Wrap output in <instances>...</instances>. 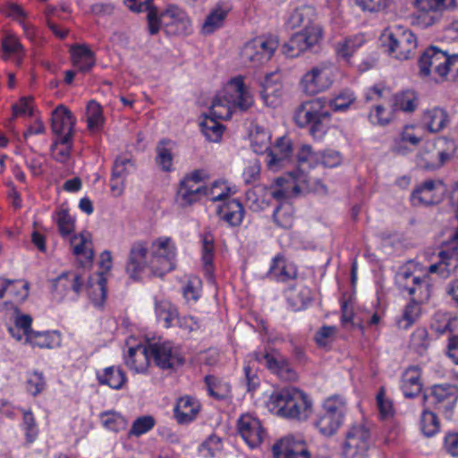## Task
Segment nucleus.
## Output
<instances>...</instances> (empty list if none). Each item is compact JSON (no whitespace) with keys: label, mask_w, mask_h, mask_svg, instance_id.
<instances>
[{"label":"nucleus","mask_w":458,"mask_h":458,"mask_svg":"<svg viewBox=\"0 0 458 458\" xmlns=\"http://www.w3.org/2000/svg\"><path fill=\"white\" fill-rule=\"evenodd\" d=\"M254 104L252 94L241 77L228 81L226 86L216 94L209 108V116L218 120L231 118L233 111H247Z\"/></svg>","instance_id":"obj_1"},{"label":"nucleus","mask_w":458,"mask_h":458,"mask_svg":"<svg viewBox=\"0 0 458 458\" xmlns=\"http://www.w3.org/2000/svg\"><path fill=\"white\" fill-rule=\"evenodd\" d=\"M269 409L276 414L299 420H306L312 413V402L302 391L285 387L270 395Z\"/></svg>","instance_id":"obj_2"},{"label":"nucleus","mask_w":458,"mask_h":458,"mask_svg":"<svg viewBox=\"0 0 458 458\" xmlns=\"http://www.w3.org/2000/svg\"><path fill=\"white\" fill-rule=\"evenodd\" d=\"M327 101L318 98L301 104L295 112L294 120L300 127L310 126V133L314 139H321L327 128L330 114L324 110Z\"/></svg>","instance_id":"obj_3"},{"label":"nucleus","mask_w":458,"mask_h":458,"mask_svg":"<svg viewBox=\"0 0 458 458\" xmlns=\"http://www.w3.org/2000/svg\"><path fill=\"white\" fill-rule=\"evenodd\" d=\"M148 30L151 35L157 34L163 27L167 34L178 35L186 32L190 26V20L186 13L175 5L168 6L165 11L158 13L150 11L147 14Z\"/></svg>","instance_id":"obj_4"},{"label":"nucleus","mask_w":458,"mask_h":458,"mask_svg":"<svg viewBox=\"0 0 458 458\" xmlns=\"http://www.w3.org/2000/svg\"><path fill=\"white\" fill-rule=\"evenodd\" d=\"M347 405L344 398L334 395L326 399L318 413L315 427L325 437L334 436L344 423Z\"/></svg>","instance_id":"obj_5"},{"label":"nucleus","mask_w":458,"mask_h":458,"mask_svg":"<svg viewBox=\"0 0 458 458\" xmlns=\"http://www.w3.org/2000/svg\"><path fill=\"white\" fill-rule=\"evenodd\" d=\"M381 41L387 52L399 60L411 58L417 47L415 35L401 26L385 30Z\"/></svg>","instance_id":"obj_6"},{"label":"nucleus","mask_w":458,"mask_h":458,"mask_svg":"<svg viewBox=\"0 0 458 458\" xmlns=\"http://www.w3.org/2000/svg\"><path fill=\"white\" fill-rule=\"evenodd\" d=\"M371 445V431L367 422L352 425L345 434L344 458H367Z\"/></svg>","instance_id":"obj_7"},{"label":"nucleus","mask_w":458,"mask_h":458,"mask_svg":"<svg viewBox=\"0 0 458 458\" xmlns=\"http://www.w3.org/2000/svg\"><path fill=\"white\" fill-rule=\"evenodd\" d=\"M175 247L171 238H160L153 242L149 267L155 276H162L175 267Z\"/></svg>","instance_id":"obj_8"},{"label":"nucleus","mask_w":458,"mask_h":458,"mask_svg":"<svg viewBox=\"0 0 458 458\" xmlns=\"http://www.w3.org/2000/svg\"><path fill=\"white\" fill-rule=\"evenodd\" d=\"M321 39L322 29L319 26H306L283 45L282 52L288 57H297L305 51H313Z\"/></svg>","instance_id":"obj_9"},{"label":"nucleus","mask_w":458,"mask_h":458,"mask_svg":"<svg viewBox=\"0 0 458 458\" xmlns=\"http://www.w3.org/2000/svg\"><path fill=\"white\" fill-rule=\"evenodd\" d=\"M278 47V40L274 37H259L247 42L242 49L244 63L259 66L269 61Z\"/></svg>","instance_id":"obj_10"},{"label":"nucleus","mask_w":458,"mask_h":458,"mask_svg":"<svg viewBox=\"0 0 458 458\" xmlns=\"http://www.w3.org/2000/svg\"><path fill=\"white\" fill-rule=\"evenodd\" d=\"M458 400V387L454 385L442 384L433 386L423 395V405L429 406L444 413H451Z\"/></svg>","instance_id":"obj_11"},{"label":"nucleus","mask_w":458,"mask_h":458,"mask_svg":"<svg viewBox=\"0 0 458 458\" xmlns=\"http://www.w3.org/2000/svg\"><path fill=\"white\" fill-rule=\"evenodd\" d=\"M253 356L258 362L264 361L265 367L281 379L285 381H295L297 379V372L292 367L288 358L278 350L270 349L265 353L255 352Z\"/></svg>","instance_id":"obj_12"},{"label":"nucleus","mask_w":458,"mask_h":458,"mask_svg":"<svg viewBox=\"0 0 458 458\" xmlns=\"http://www.w3.org/2000/svg\"><path fill=\"white\" fill-rule=\"evenodd\" d=\"M331 84V72L325 64L312 67L302 76L300 82L302 91L310 96L327 89Z\"/></svg>","instance_id":"obj_13"},{"label":"nucleus","mask_w":458,"mask_h":458,"mask_svg":"<svg viewBox=\"0 0 458 458\" xmlns=\"http://www.w3.org/2000/svg\"><path fill=\"white\" fill-rule=\"evenodd\" d=\"M448 54L436 47L427 48L419 59L420 72L428 76L434 72L441 78H446Z\"/></svg>","instance_id":"obj_14"},{"label":"nucleus","mask_w":458,"mask_h":458,"mask_svg":"<svg viewBox=\"0 0 458 458\" xmlns=\"http://www.w3.org/2000/svg\"><path fill=\"white\" fill-rule=\"evenodd\" d=\"M149 350L156 365L162 369H175L184 363L179 350L169 342L150 344Z\"/></svg>","instance_id":"obj_15"},{"label":"nucleus","mask_w":458,"mask_h":458,"mask_svg":"<svg viewBox=\"0 0 458 458\" xmlns=\"http://www.w3.org/2000/svg\"><path fill=\"white\" fill-rule=\"evenodd\" d=\"M148 253V247L146 242H136L131 245L125 266V271L130 278L139 279L145 268L149 267Z\"/></svg>","instance_id":"obj_16"},{"label":"nucleus","mask_w":458,"mask_h":458,"mask_svg":"<svg viewBox=\"0 0 458 458\" xmlns=\"http://www.w3.org/2000/svg\"><path fill=\"white\" fill-rule=\"evenodd\" d=\"M238 431L251 448L258 447L266 437V431L260 421L250 414L242 415L238 420Z\"/></svg>","instance_id":"obj_17"},{"label":"nucleus","mask_w":458,"mask_h":458,"mask_svg":"<svg viewBox=\"0 0 458 458\" xmlns=\"http://www.w3.org/2000/svg\"><path fill=\"white\" fill-rule=\"evenodd\" d=\"M76 119L72 112L65 106L59 104V145H63L64 149L59 150V157L66 158L72 148V139Z\"/></svg>","instance_id":"obj_18"},{"label":"nucleus","mask_w":458,"mask_h":458,"mask_svg":"<svg viewBox=\"0 0 458 458\" xmlns=\"http://www.w3.org/2000/svg\"><path fill=\"white\" fill-rule=\"evenodd\" d=\"M70 242L72 253L77 257L80 267L83 269L90 268L94 252L89 233L82 232L79 235H73Z\"/></svg>","instance_id":"obj_19"},{"label":"nucleus","mask_w":458,"mask_h":458,"mask_svg":"<svg viewBox=\"0 0 458 458\" xmlns=\"http://www.w3.org/2000/svg\"><path fill=\"white\" fill-rule=\"evenodd\" d=\"M275 458H310V453L303 441L288 437L276 442L272 447Z\"/></svg>","instance_id":"obj_20"},{"label":"nucleus","mask_w":458,"mask_h":458,"mask_svg":"<svg viewBox=\"0 0 458 458\" xmlns=\"http://www.w3.org/2000/svg\"><path fill=\"white\" fill-rule=\"evenodd\" d=\"M448 158L447 153L437 150L433 144H428L417 155L416 165L420 169L433 171L441 167Z\"/></svg>","instance_id":"obj_21"},{"label":"nucleus","mask_w":458,"mask_h":458,"mask_svg":"<svg viewBox=\"0 0 458 458\" xmlns=\"http://www.w3.org/2000/svg\"><path fill=\"white\" fill-rule=\"evenodd\" d=\"M421 369L418 366L407 368L401 377V389L406 398H414L422 390Z\"/></svg>","instance_id":"obj_22"},{"label":"nucleus","mask_w":458,"mask_h":458,"mask_svg":"<svg viewBox=\"0 0 458 458\" xmlns=\"http://www.w3.org/2000/svg\"><path fill=\"white\" fill-rule=\"evenodd\" d=\"M150 356L149 345L147 346L140 344L129 348L128 355L125 358V364L137 373H142L149 366Z\"/></svg>","instance_id":"obj_23"},{"label":"nucleus","mask_w":458,"mask_h":458,"mask_svg":"<svg viewBox=\"0 0 458 458\" xmlns=\"http://www.w3.org/2000/svg\"><path fill=\"white\" fill-rule=\"evenodd\" d=\"M216 214L232 226H238L244 216V208L236 199H228L217 208Z\"/></svg>","instance_id":"obj_24"},{"label":"nucleus","mask_w":458,"mask_h":458,"mask_svg":"<svg viewBox=\"0 0 458 458\" xmlns=\"http://www.w3.org/2000/svg\"><path fill=\"white\" fill-rule=\"evenodd\" d=\"M292 152L291 140L286 138L278 139L274 148L267 154V166L273 169L284 165Z\"/></svg>","instance_id":"obj_25"},{"label":"nucleus","mask_w":458,"mask_h":458,"mask_svg":"<svg viewBox=\"0 0 458 458\" xmlns=\"http://www.w3.org/2000/svg\"><path fill=\"white\" fill-rule=\"evenodd\" d=\"M200 404L191 397L183 396L177 401L174 407V416L179 423H187L191 421L199 411Z\"/></svg>","instance_id":"obj_26"},{"label":"nucleus","mask_w":458,"mask_h":458,"mask_svg":"<svg viewBox=\"0 0 458 458\" xmlns=\"http://www.w3.org/2000/svg\"><path fill=\"white\" fill-rule=\"evenodd\" d=\"M73 64L82 72H87L95 65L94 53L86 45H72L70 47Z\"/></svg>","instance_id":"obj_27"},{"label":"nucleus","mask_w":458,"mask_h":458,"mask_svg":"<svg viewBox=\"0 0 458 458\" xmlns=\"http://www.w3.org/2000/svg\"><path fill=\"white\" fill-rule=\"evenodd\" d=\"M286 299L293 310H301L311 301V291L304 285L290 287L286 291Z\"/></svg>","instance_id":"obj_28"},{"label":"nucleus","mask_w":458,"mask_h":458,"mask_svg":"<svg viewBox=\"0 0 458 458\" xmlns=\"http://www.w3.org/2000/svg\"><path fill=\"white\" fill-rule=\"evenodd\" d=\"M229 11L230 7L218 4L207 16L202 25V32L204 34H211L217 29L221 28Z\"/></svg>","instance_id":"obj_29"},{"label":"nucleus","mask_w":458,"mask_h":458,"mask_svg":"<svg viewBox=\"0 0 458 458\" xmlns=\"http://www.w3.org/2000/svg\"><path fill=\"white\" fill-rule=\"evenodd\" d=\"M422 122L430 132H438L446 126L448 116L444 109L435 107L425 111Z\"/></svg>","instance_id":"obj_30"},{"label":"nucleus","mask_w":458,"mask_h":458,"mask_svg":"<svg viewBox=\"0 0 458 458\" xmlns=\"http://www.w3.org/2000/svg\"><path fill=\"white\" fill-rule=\"evenodd\" d=\"M97 378L100 385H107L116 390L121 389L127 381L124 371L114 366L106 368L103 373H98Z\"/></svg>","instance_id":"obj_31"},{"label":"nucleus","mask_w":458,"mask_h":458,"mask_svg":"<svg viewBox=\"0 0 458 458\" xmlns=\"http://www.w3.org/2000/svg\"><path fill=\"white\" fill-rule=\"evenodd\" d=\"M268 274L276 280L285 282L295 278L296 269L292 265H287L283 256L277 255L273 259Z\"/></svg>","instance_id":"obj_32"},{"label":"nucleus","mask_w":458,"mask_h":458,"mask_svg":"<svg viewBox=\"0 0 458 458\" xmlns=\"http://www.w3.org/2000/svg\"><path fill=\"white\" fill-rule=\"evenodd\" d=\"M204 382L208 394L216 400L225 399L231 392L230 385L214 375L206 376Z\"/></svg>","instance_id":"obj_33"},{"label":"nucleus","mask_w":458,"mask_h":458,"mask_svg":"<svg viewBox=\"0 0 458 458\" xmlns=\"http://www.w3.org/2000/svg\"><path fill=\"white\" fill-rule=\"evenodd\" d=\"M364 41L365 39L362 35H356L354 37L345 38L344 41L336 44V54L344 61L349 62L350 58L356 50L363 45Z\"/></svg>","instance_id":"obj_34"},{"label":"nucleus","mask_w":458,"mask_h":458,"mask_svg":"<svg viewBox=\"0 0 458 458\" xmlns=\"http://www.w3.org/2000/svg\"><path fill=\"white\" fill-rule=\"evenodd\" d=\"M431 327L439 334L449 332L451 336L458 335V318H450L444 313L434 316Z\"/></svg>","instance_id":"obj_35"},{"label":"nucleus","mask_w":458,"mask_h":458,"mask_svg":"<svg viewBox=\"0 0 458 458\" xmlns=\"http://www.w3.org/2000/svg\"><path fill=\"white\" fill-rule=\"evenodd\" d=\"M270 133L262 126L255 125L250 132L251 147L256 153L270 151Z\"/></svg>","instance_id":"obj_36"},{"label":"nucleus","mask_w":458,"mask_h":458,"mask_svg":"<svg viewBox=\"0 0 458 458\" xmlns=\"http://www.w3.org/2000/svg\"><path fill=\"white\" fill-rule=\"evenodd\" d=\"M314 16V11L310 7H300L296 8L290 15L287 24L291 29H295L301 25L306 26H317L312 23V17Z\"/></svg>","instance_id":"obj_37"},{"label":"nucleus","mask_w":458,"mask_h":458,"mask_svg":"<svg viewBox=\"0 0 458 458\" xmlns=\"http://www.w3.org/2000/svg\"><path fill=\"white\" fill-rule=\"evenodd\" d=\"M217 120L215 117L205 115L204 120L199 123L205 137L213 142H217L221 139L225 129Z\"/></svg>","instance_id":"obj_38"},{"label":"nucleus","mask_w":458,"mask_h":458,"mask_svg":"<svg viewBox=\"0 0 458 458\" xmlns=\"http://www.w3.org/2000/svg\"><path fill=\"white\" fill-rule=\"evenodd\" d=\"M420 303H422V301L411 299L404 308L402 318L397 321L399 328L408 329L415 323L421 313Z\"/></svg>","instance_id":"obj_39"},{"label":"nucleus","mask_w":458,"mask_h":458,"mask_svg":"<svg viewBox=\"0 0 458 458\" xmlns=\"http://www.w3.org/2000/svg\"><path fill=\"white\" fill-rule=\"evenodd\" d=\"M417 106V96L412 90H405L397 93L393 98L394 110L412 112Z\"/></svg>","instance_id":"obj_40"},{"label":"nucleus","mask_w":458,"mask_h":458,"mask_svg":"<svg viewBox=\"0 0 458 458\" xmlns=\"http://www.w3.org/2000/svg\"><path fill=\"white\" fill-rule=\"evenodd\" d=\"M214 241V236L210 233L202 235V262L208 276H211L213 270Z\"/></svg>","instance_id":"obj_41"},{"label":"nucleus","mask_w":458,"mask_h":458,"mask_svg":"<svg viewBox=\"0 0 458 458\" xmlns=\"http://www.w3.org/2000/svg\"><path fill=\"white\" fill-rule=\"evenodd\" d=\"M65 290H72L78 296L84 285L83 274L79 271H69L59 275Z\"/></svg>","instance_id":"obj_42"},{"label":"nucleus","mask_w":458,"mask_h":458,"mask_svg":"<svg viewBox=\"0 0 458 458\" xmlns=\"http://www.w3.org/2000/svg\"><path fill=\"white\" fill-rule=\"evenodd\" d=\"M88 128L90 131H98L104 122L101 106L95 100H90L87 106Z\"/></svg>","instance_id":"obj_43"},{"label":"nucleus","mask_w":458,"mask_h":458,"mask_svg":"<svg viewBox=\"0 0 458 458\" xmlns=\"http://www.w3.org/2000/svg\"><path fill=\"white\" fill-rule=\"evenodd\" d=\"M429 406H424L421 415V430L427 437L435 435L439 430V420Z\"/></svg>","instance_id":"obj_44"},{"label":"nucleus","mask_w":458,"mask_h":458,"mask_svg":"<svg viewBox=\"0 0 458 458\" xmlns=\"http://www.w3.org/2000/svg\"><path fill=\"white\" fill-rule=\"evenodd\" d=\"M414 4L421 13H435L454 7L455 0H414Z\"/></svg>","instance_id":"obj_45"},{"label":"nucleus","mask_w":458,"mask_h":458,"mask_svg":"<svg viewBox=\"0 0 458 458\" xmlns=\"http://www.w3.org/2000/svg\"><path fill=\"white\" fill-rule=\"evenodd\" d=\"M202 196L201 191L180 184L175 200L180 207L186 208L199 201Z\"/></svg>","instance_id":"obj_46"},{"label":"nucleus","mask_w":458,"mask_h":458,"mask_svg":"<svg viewBox=\"0 0 458 458\" xmlns=\"http://www.w3.org/2000/svg\"><path fill=\"white\" fill-rule=\"evenodd\" d=\"M409 295L411 296V300L422 302L427 301L431 295V285L429 284L428 277L420 276L419 281L416 282L415 286L411 289Z\"/></svg>","instance_id":"obj_47"},{"label":"nucleus","mask_w":458,"mask_h":458,"mask_svg":"<svg viewBox=\"0 0 458 458\" xmlns=\"http://www.w3.org/2000/svg\"><path fill=\"white\" fill-rule=\"evenodd\" d=\"M292 207L288 204H281L276 207L273 214V219L277 225L283 228H290L293 225Z\"/></svg>","instance_id":"obj_48"},{"label":"nucleus","mask_w":458,"mask_h":458,"mask_svg":"<svg viewBox=\"0 0 458 458\" xmlns=\"http://www.w3.org/2000/svg\"><path fill=\"white\" fill-rule=\"evenodd\" d=\"M156 420L153 416L146 415L137 418L129 431V435L140 437L154 428Z\"/></svg>","instance_id":"obj_49"},{"label":"nucleus","mask_w":458,"mask_h":458,"mask_svg":"<svg viewBox=\"0 0 458 458\" xmlns=\"http://www.w3.org/2000/svg\"><path fill=\"white\" fill-rule=\"evenodd\" d=\"M166 143L168 140H162L157 146L156 160L163 171H170L173 165V155L171 150L165 147Z\"/></svg>","instance_id":"obj_50"},{"label":"nucleus","mask_w":458,"mask_h":458,"mask_svg":"<svg viewBox=\"0 0 458 458\" xmlns=\"http://www.w3.org/2000/svg\"><path fill=\"white\" fill-rule=\"evenodd\" d=\"M354 101L355 97L353 93L350 90H344L335 98L330 99L328 105L334 111H345Z\"/></svg>","instance_id":"obj_51"},{"label":"nucleus","mask_w":458,"mask_h":458,"mask_svg":"<svg viewBox=\"0 0 458 458\" xmlns=\"http://www.w3.org/2000/svg\"><path fill=\"white\" fill-rule=\"evenodd\" d=\"M411 345L419 354H422L428 349L429 339L425 327H419L412 333Z\"/></svg>","instance_id":"obj_52"},{"label":"nucleus","mask_w":458,"mask_h":458,"mask_svg":"<svg viewBox=\"0 0 458 458\" xmlns=\"http://www.w3.org/2000/svg\"><path fill=\"white\" fill-rule=\"evenodd\" d=\"M180 184L184 186L185 188H191L192 190H198V191H201L202 195L211 196V199L213 201L224 200L226 198V196H227V194L224 193V192L219 193L217 195H214V190L218 186V182H215L213 183L212 188H210V189L208 188V187L202 186L199 183V184H195V182H191V180H189V179H183L180 182Z\"/></svg>","instance_id":"obj_53"},{"label":"nucleus","mask_w":458,"mask_h":458,"mask_svg":"<svg viewBox=\"0 0 458 458\" xmlns=\"http://www.w3.org/2000/svg\"><path fill=\"white\" fill-rule=\"evenodd\" d=\"M336 328L331 326H324L316 333L314 340L319 347H327L335 337Z\"/></svg>","instance_id":"obj_54"},{"label":"nucleus","mask_w":458,"mask_h":458,"mask_svg":"<svg viewBox=\"0 0 458 458\" xmlns=\"http://www.w3.org/2000/svg\"><path fill=\"white\" fill-rule=\"evenodd\" d=\"M2 48L4 51V59H7L10 55H19L22 52V46L19 39L13 35H7L2 41Z\"/></svg>","instance_id":"obj_55"},{"label":"nucleus","mask_w":458,"mask_h":458,"mask_svg":"<svg viewBox=\"0 0 458 458\" xmlns=\"http://www.w3.org/2000/svg\"><path fill=\"white\" fill-rule=\"evenodd\" d=\"M260 164L257 158L250 159L243 170V179L246 184H251L259 178Z\"/></svg>","instance_id":"obj_56"},{"label":"nucleus","mask_w":458,"mask_h":458,"mask_svg":"<svg viewBox=\"0 0 458 458\" xmlns=\"http://www.w3.org/2000/svg\"><path fill=\"white\" fill-rule=\"evenodd\" d=\"M33 97H21L19 100V103L13 105V118L28 114L29 116L33 115Z\"/></svg>","instance_id":"obj_57"},{"label":"nucleus","mask_w":458,"mask_h":458,"mask_svg":"<svg viewBox=\"0 0 458 458\" xmlns=\"http://www.w3.org/2000/svg\"><path fill=\"white\" fill-rule=\"evenodd\" d=\"M74 217L66 209H59V233L69 235L74 231Z\"/></svg>","instance_id":"obj_58"},{"label":"nucleus","mask_w":458,"mask_h":458,"mask_svg":"<svg viewBox=\"0 0 458 458\" xmlns=\"http://www.w3.org/2000/svg\"><path fill=\"white\" fill-rule=\"evenodd\" d=\"M369 119L373 124L385 126L392 120V115L386 114V111L383 106H376L374 111H371L369 114Z\"/></svg>","instance_id":"obj_59"},{"label":"nucleus","mask_w":458,"mask_h":458,"mask_svg":"<svg viewBox=\"0 0 458 458\" xmlns=\"http://www.w3.org/2000/svg\"><path fill=\"white\" fill-rule=\"evenodd\" d=\"M414 205H431L436 202L434 192L418 187L411 194Z\"/></svg>","instance_id":"obj_60"},{"label":"nucleus","mask_w":458,"mask_h":458,"mask_svg":"<svg viewBox=\"0 0 458 458\" xmlns=\"http://www.w3.org/2000/svg\"><path fill=\"white\" fill-rule=\"evenodd\" d=\"M45 386V381L41 373L34 372L27 378V391L32 395L38 394Z\"/></svg>","instance_id":"obj_61"},{"label":"nucleus","mask_w":458,"mask_h":458,"mask_svg":"<svg viewBox=\"0 0 458 458\" xmlns=\"http://www.w3.org/2000/svg\"><path fill=\"white\" fill-rule=\"evenodd\" d=\"M15 311L17 313L14 319L15 327L18 329L22 330L26 337L29 338L34 333V331L31 329L32 318L27 314H20L18 312V309H16Z\"/></svg>","instance_id":"obj_62"},{"label":"nucleus","mask_w":458,"mask_h":458,"mask_svg":"<svg viewBox=\"0 0 458 458\" xmlns=\"http://www.w3.org/2000/svg\"><path fill=\"white\" fill-rule=\"evenodd\" d=\"M390 0H355V4L363 11L379 12L388 6Z\"/></svg>","instance_id":"obj_63"},{"label":"nucleus","mask_w":458,"mask_h":458,"mask_svg":"<svg viewBox=\"0 0 458 458\" xmlns=\"http://www.w3.org/2000/svg\"><path fill=\"white\" fill-rule=\"evenodd\" d=\"M35 345L42 348H52L54 336L49 332H35L28 338Z\"/></svg>","instance_id":"obj_64"}]
</instances>
